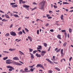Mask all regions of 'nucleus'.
<instances>
[{"label": "nucleus", "instance_id": "obj_1", "mask_svg": "<svg viewBox=\"0 0 73 73\" xmlns=\"http://www.w3.org/2000/svg\"><path fill=\"white\" fill-rule=\"evenodd\" d=\"M45 4V2L42 1L41 2L40 8L41 9H43L44 8V5Z\"/></svg>", "mask_w": 73, "mask_h": 73}, {"label": "nucleus", "instance_id": "obj_2", "mask_svg": "<svg viewBox=\"0 0 73 73\" xmlns=\"http://www.w3.org/2000/svg\"><path fill=\"white\" fill-rule=\"evenodd\" d=\"M6 64H12V62L11 61H12L10 59L7 60L6 61Z\"/></svg>", "mask_w": 73, "mask_h": 73}, {"label": "nucleus", "instance_id": "obj_3", "mask_svg": "<svg viewBox=\"0 0 73 73\" xmlns=\"http://www.w3.org/2000/svg\"><path fill=\"white\" fill-rule=\"evenodd\" d=\"M10 34L11 36H16V34L15 32L13 31H11L10 32Z\"/></svg>", "mask_w": 73, "mask_h": 73}, {"label": "nucleus", "instance_id": "obj_4", "mask_svg": "<svg viewBox=\"0 0 73 73\" xmlns=\"http://www.w3.org/2000/svg\"><path fill=\"white\" fill-rule=\"evenodd\" d=\"M45 53H46V51L44 50H42L41 52V56H44L45 55Z\"/></svg>", "mask_w": 73, "mask_h": 73}, {"label": "nucleus", "instance_id": "obj_5", "mask_svg": "<svg viewBox=\"0 0 73 73\" xmlns=\"http://www.w3.org/2000/svg\"><path fill=\"white\" fill-rule=\"evenodd\" d=\"M24 71L25 73L27 72H31L30 70H28V69L27 68H26L24 69Z\"/></svg>", "mask_w": 73, "mask_h": 73}, {"label": "nucleus", "instance_id": "obj_6", "mask_svg": "<svg viewBox=\"0 0 73 73\" xmlns=\"http://www.w3.org/2000/svg\"><path fill=\"white\" fill-rule=\"evenodd\" d=\"M61 48H59L58 50V48H56L55 49V51H56V52L57 53H58V52H60V50H61Z\"/></svg>", "mask_w": 73, "mask_h": 73}, {"label": "nucleus", "instance_id": "obj_7", "mask_svg": "<svg viewBox=\"0 0 73 73\" xmlns=\"http://www.w3.org/2000/svg\"><path fill=\"white\" fill-rule=\"evenodd\" d=\"M46 60L47 61H48L50 63V64H53V62H52L50 61L49 59L48 58H46Z\"/></svg>", "mask_w": 73, "mask_h": 73}, {"label": "nucleus", "instance_id": "obj_8", "mask_svg": "<svg viewBox=\"0 0 73 73\" xmlns=\"http://www.w3.org/2000/svg\"><path fill=\"white\" fill-rule=\"evenodd\" d=\"M29 54H30L31 56V58L34 59V58H35V57H34V55H33V54H32L31 53H29Z\"/></svg>", "mask_w": 73, "mask_h": 73}, {"label": "nucleus", "instance_id": "obj_9", "mask_svg": "<svg viewBox=\"0 0 73 73\" xmlns=\"http://www.w3.org/2000/svg\"><path fill=\"white\" fill-rule=\"evenodd\" d=\"M35 56L37 57H41V54H38V53H36L35 54Z\"/></svg>", "mask_w": 73, "mask_h": 73}, {"label": "nucleus", "instance_id": "obj_10", "mask_svg": "<svg viewBox=\"0 0 73 73\" xmlns=\"http://www.w3.org/2000/svg\"><path fill=\"white\" fill-rule=\"evenodd\" d=\"M13 59L14 60H19V58L17 57H14L13 58Z\"/></svg>", "mask_w": 73, "mask_h": 73}, {"label": "nucleus", "instance_id": "obj_11", "mask_svg": "<svg viewBox=\"0 0 73 73\" xmlns=\"http://www.w3.org/2000/svg\"><path fill=\"white\" fill-rule=\"evenodd\" d=\"M23 8H29L30 7L29 6L26 5H23Z\"/></svg>", "mask_w": 73, "mask_h": 73}, {"label": "nucleus", "instance_id": "obj_12", "mask_svg": "<svg viewBox=\"0 0 73 73\" xmlns=\"http://www.w3.org/2000/svg\"><path fill=\"white\" fill-rule=\"evenodd\" d=\"M5 15L7 19H10V17H9V16L6 14H5Z\"/></svg>", "mask_w": 73, "mask_h": 73}, {"label": "nucleus", "instance_id": "obj_13", "mask_svg": "<svg viewBox=\"0 0 73 73\" xmlns=\"http://www.w3.org/2000/svg\"><path fill=\"white\" fill-rule=\"evenodd\" d=\"M7 68H8L9 69H13V68L12 66H7Z\"/></svg>", "mask_w": 73, "mask_h": 73}, {"label": "nucleus", "instance_id": "obj_14", "mask_svg": "<svg viewBox=\"0 0 73 73\" xmlns=\"http://www.w3.org/2000/svg\"><path fill=\"white\" fill-rule=\"evenodd\" d=\"M57 37L58 38H59V39H60V40H61V35H58L57 36Z\"/></svg>", "mask_w": 73, "mask_h": 73}, {"label": "nucleus", "instance_id": "obj_15", "mask_svg": "<svg viewBox=\"0 0 73 73\" xmlns=\"http://www.w3.org/2000/svg\"><path fill=\"white\" fill-rule=\"evenodd\" d=\"M11 64H13V65H17V62L13 61L11 62Z\"/></svg>", "mask_w": 73, "mask_h": 73}, {"label": "nucleus", "instance_id": "obj_16", "mask_svg": "<svg viewBox=\"0 0 73 73\" xmlns=\"http://www.w3.org/2000/svg\"><path fill=\"white\" fill-rule=\"evenodd\" d=\"M38 47L37 48V49H41V47H42L40 45H38Z\"/></svg>", "mask_w": 73, "mask_h": 73}, {"label": "nucleus", "instance_id": "obj_17", "mask_svg": "<svg viewBox=\"0 0 73 73\" xmlns=\"http://www.w3.org/2000/svg\"><path fill=\"white\" fill-rule=\"evenodd\" d=\"M28 38H29V40H30V41L31 42L32 41V38L29 36H28Z\"/></svg>", "mask_w": 73, "mask_h": 73}, {"label": "nucleus", "instance_id": "obj_18", "mask_svg": "<svg viewBox=\"0 0 73 73\" xmlns=\"http://www.w3.org/2000/svg\"><path fill=\"white\" fill-rule=\"evenodd\" d=\"M52 61H56V59H55V56H53L52 57V59H51Z\"/></svg>", "mask_w": 73, "mask_h": 73}, {"label": "nucleus", "instance_id": "obj_19", "mask_svg": "<svg viewBox=\"0 0 73 73\" xmlns=\"http://www.w3.org/2000/svg\"><path fill=\"white\" fill-rule=\"evenodd\" d=\"M19 72H21L22 73H25V71L23 69H21L19 71Z\"/></svg>", "mask_w": 73, "mask_h": 73}, {"label": "nucleus", "instance_id": "obj_20", "mask_svg": "<svg viewBox=\"0 0 73 73\" xmlns=\"http://www.w3.org/2000/svg\"><path fill=\"white\" fill-rule=\"evenodd\" d=\"M18 7V5H15L12 6L13 8H15V7Z\"/></svg>", "mask_w": 73, "mask_h": 73}, {"label": "nucleus", "instance_id": "obj_21", "mask_svg": "<svg viewBox=\"0 0 73 73\" xmlns=\"http://www.w3.org/2000/svg\"><path fill=\"white\" fill-rule=\"evenodd\" d=\"M14 17H19V15L17 14L14 15Z\"/></svg>", "mask_w": 73, "mask_h": 73}, {"label": "nucleus", "instance_id": "obj_22", "mask_svg": "<svg viewBox=\"0 0 73 73\" xmlns=\"http://www.w3.org/2000/svg\"><path fill=\"white\" fill-rule=\"evenodd\" d=\"M23 33V32L21 31H20L19 32H18V34L19 35H22Z\"/></svg>", "mask_w": 73, "mask_h": 73}, {"label": "nucleus", "instance_id": "obj_23", "mask_svg": "<svg viewBox=\"0 0 73 73\" xmlns=\"http://www.w3.org/2000/svg\"><path fill=\"white\" fill-rule=\"evenodd\" d=\"M63 50H63V49H62L61 50L60 52H61V54H64V53H63Z\"/></svg>", "mask_w": 73, "mask_h": 73}, {"label": "nucleus", "instance_id": "obj_24", "mask_svg": "<svg viewBox=\"0 0 73 73\" xmlns=\"http://www.w3.org/2000/svg\"><path fill=\"white\" fill-rule=\"evenodd\" d=\"M19 53H20V54L21 55L22 54H23V55H24V53H23V52H21V51H19Z\"/></svg>", "mask_w": 73, "mask_h": 73}, {"label": "nucleus", "instance_id": "obj_25", "mask_svg": "<svg viewBox=\"0 0 73 73\" xmlns=\"http://www.w3.org/2000/svg\"><path fill=\"white\" fill-rule=\"evenodd\" d=\"M48 73H53V71H52V70H48Z\"/></svg>", "mask_w": 73, "mask_h": 73}, {"label": "nucleus", "instance_id": "obj_26", "mask_svg": "<svg viewBox=\"0 0 73 73\" xmlns=\"http://www.w3.org/2000/svg\"><path fill=\"white\" fill-rule=\"evenodd\" d=\"M63 4H69V3L66 2H63Z\"/></svg>", "mask_w": 73, "mask_h": 73}, {"label": "nucleus", "instance_id": "obj_27", "mask_svg": "<svg viewBox=\"0 0 73 73\" xmlns=\"http://www.w3.org/2000/svg\"><path fill=\"white\" fill-rule=\"evenodd\" d=\"M44 46H45V47H47V44L45 43H44L43 44Z\"/></svg>", "mask_w": 73, "mask_h": 73}, {"label": "nucleus", "instance_id": "obj_28", "mask_svg": "<svg viewBox=\"0 0 73 73\" xmlns=\"http://www.w3.org/2000/svg\"><path fill=\"white\" fill-rule=\"evenodd\" d=\"M15 49L14 48L13 49H12V48H10L9 49V50H10V51H11V52H12V51H13V50H15Z\"/></svg>", "mask_w": 73, "mask_h": 73}, {"label": "nucleus", "instance_id": "obj_29", "mask_svg": "<svg viewBox=\"0 0 73 73\" xmlns=\"http://www.w3.org/2000/svg\"><path fill=\"white\" fill-rule=\"evenodd\" d=\"M2 21H4V22H5V21H8V20H5V19H3L2 20Z\"/></svg>", "mask_w": 73, "mask_h": 73}, {"label": "nucleus", "instance_id": "obj_30", "mask_svg": "<svg viewBox=\"0 0 73 73\" xmlns=\"http://www.w3.org/2000/svg\"><path fill=\"white\" fill-rule=\"evenodd\" d=\"M40 68H42V69H44V66H43V65H42L41 64L40 66Z\"/></svg>", "mask_w": 73, "mask_h": 73}, {"label": "nucleus", "instance_id": "obj_31", "mask_svg": "<svg viewBox=\"0 0 73 73\" xmlns=\"http://www.w3.org/2000/svg\"><path fill=\"white\" fill-rule=\"evenodd\" d=\"M7 59H8V57L7 56L3 58V60H7Z\"/></svg>", "mask_w": 73, "mask_h": 73}, {"label": "nucleus", "instance_id": "obj_32", "mask_svg": "<svg viewBox=\"0 0 73 73\" xmlns=\"http://www.w3.org/2000/svg\"><path fill=\"white\" fill-rule=\"evenodd\" d=\"M41 64H38L37 65V66H36V67L37 68H38V67H40V66H41Z\"/></svg>", "mask_w": 73, "mask_h": 73}, {"label": "nucleus", "instance_id": "obj_33", "mask_svg": "<svg viewBox=\"0 0 73 73\" xmlns=\"http://www.w3.org/2000/svg\"><path fill=\"white\" fill-rule=\"evenodd\" d=\"M33 59L31 58V59L30 60V63H32L33 62L32 61H33Z\"/></svg>", "mask_w": 73, "mask_h": 73}, {"label": "nucleus", "instance_id": "obj_34", "mask_svg": "<svg viewBox=\"0 0 73 73\" xmlns=\"http://www.w3.org/2000/svg\"><path fill=\"white\" fill-rule=\"evenodd\" d=\"M29 50L30 52H32L33 51V49L31 48H29Z\"/></svg>", "mask_w": 73, "mask_h": 73}, {"label": "nucleus", "instance_id": "obj_35", "mask_svg": "<svg viewBox=\"0 0 73 73\" xmlns=\"http://www.w3.org/2000/svg\"><path fill=\"white\" fill-rule=\"evenodd\" d=\"M22 65L21 63H17V65Z\"/></svg>", "mask_w": 73, "mask_h": 73}, {"label": "nucleus", "instance_id": "obj_36", "mask_svg": "<svg viewBox=\"0 0 73 73\" xmlns=\"http://www.w3.org/2000/svg\"><path fill=\"white\" fill-rule=\"evenodd\" d=\"M66 44H67V42H65L63 44V46H66Z\"/></svg>", "mask_w": 73, "mask_h": 73}, {"label": "nucleus", "instance_id": "obj_37", "mask_svg": "<svg viewBox=\"0 0 73 73\" xmlns=\"http://www.w3.org/2000/svg\"><path fill=\"white\" fill-rule=\"evenodd\" d=\"M72 31V30L71 29H69V31L70 33H71Z\"/></svg>", "mask_w": 73, "mask_h": 73}, {"label": "nucleus", "instance_id": "obj_38", "mask_svg": "<svg viewBox=\"0 0 73 73\" xmlns=\"http://www.w3.org/2000/svg\"><path fill=\"white\" fill-rule=\"evenodd\" d=\"M63 17H64V16H63V15H61V16L60 17V18L61 20H63Z\"/></svg>", "mask_w": 73, "mask_h": 73}, {"label": "nucleus", "instance_id": "obj_39", "mask_svg": "<svg viewBox=\"0 0 73 73\" xmlns=\"http://www.w3.org/2000/svg\"><path fill=\"white\" fill-rule=\"evenodd\" d=\"M25 30L27 31V32H29V30H28L27 28H25Z\"/></svg>", "mask_w": 73, "mask_h": 73}, {"label": "nucleus", "instance_id": "obj_40", "mask_svg": "<svg viewBox=\"0 0 73 73\" xmlns=\"http://www.w3.org/2000/svg\"><path fill=\"white\" fill-rule=\"evenodd\" d=\"M39 73H44L43 72H42V70H39Z\"/></svg>", "mask_w": 73, "mask_h": 73}, {"label": "nucleus", "instance_id": "obj_41", "mask_svg": "<svg viewBox=\"0 0 73 73\" xmlns=\"http://www.w3.org/2000/svg\"><path fill=\"white\" fill-rule=\"evenodd\" d=\"M23 2V0H19V4H21V3Z\"/></svg>", "mask_w": 73, "mask_h": 73}, {"label": "nucleus", "instance_id": "obj_42", "mask_svg": "<svg viewBox=\"0 0 73 73\" xmlns=\"http://www.w3.org/2000/svg\"><path fill=\"white\" fill-rule=\"evenodd\" d=\"M3 52L4 53H9V52H7V51H3Z\"/></svg>", "mask_w": 73, "mask_h": 73}, {"label": "nucleus", "instance_id": "obj_43", "mask_svg": "<svg viewBox=\"0 0 73 73\" xmlns=\"http://www.w3.org/2000/svg\"><path fill=\"white\" fill-rule=\"evenodd\" d=\"M5 36H9V34L8 33H7L6 34Z\"/></svg>", "mask_w": 73, "mask_h": 73}, {"label": "nucleus", "instance_id": "obj_44", "mask_svg": "<svg viewBox=\"0 0 73 73\" xmlns=\"http://www.w3.org/2000/svg\"><path fill=\"white\" fill-rule=\"evenodd\" d=\"M64 35L65 36V37H66L67 36V33H66V32L64 33Z\"/></svg>", "mask_w": 73, "mask_h": 73}, {"label": "nucleus", "instance_id": "obj_45", "mask_svg": "<svg viewBox=\"0 0 73 73\" xmlns=\"http://www.w3.org/2000/svg\"><path fill=\"white\" fill-rule=\"evenodd\" d=\"M56 69V70H58V71H60V69H59V68L57 67L56 68H55Z\"/></svg>", "mask_w": 73, "mask_h": 73}, {"label": "nucleus", "instance_id": "obj_46", "mask_svg": "<svg viewBox=\"0 0 73 73\" xmlns=\"http://www.w3.org/2000/svg\"><path fill=\"white\" fill-rule=\"evenodd\" d=\"M35 66V64H34L32 66H30L29 67H30V68H33V66Z\"/></svg>", "mask_w": 73, "mask_h": 73}, {"label": "nucleus", "instance_id": "obj_47", "mask_svg": "<svg viewBox=\"0 0 73 73\" xmlns=\"http://www.w3.org/2000/svg\"><path fill=\"white\" fill-rule=\"evenodd\" d=\"M22 32L23 33H24V34H26V33H25V31H24V29L22 30Z\"/></svg>", "mask_w": 73, "mask_h": 73}, {"label": "nucleus", "instance_id": "obj_48", "mask_svg": "<svg viewBox=\"0 0 73 73\" xmlns=\"http://www.w3.org/2000/svg\"><path fill=\"white\" fill-rule=\"evenodd\" d=\"M37 52L36 50H35L33 51V54H35V53H36V52Z\"/></svg>", "mask_w": 73, "mask_h": 73}, {"label": "nucleus", "instance_id": "obj_49", "mask_svg": "<svg viewBox=\"0 0 73 73\" xmlns=\"http://www.w3.org/2000/svg\"><path fill=\"white\" fill-rule=\"evenodd\" d=\"M61 32H66V30H61Z\"/></svg>", "mask_w": 73, "mask_h": 73}, {"label": "nucleus", "instance_id": "obj_50", "mask_svg": "<svg viewBox=\"0 0 73 73\" xmlns=\"http://www.w3.org/2000/svg\"><path fill=\"white\" fill-rule=\"evenodd\" d=\"M33 4H34V5H37V4L36 2H33Z\"/></svg>", "mask_w": 73, "mask_h": 73}, {"label": "nucleus", "instance_id": "obj_51", "mask_svg": "<svg viewBox=\"0 0 73 73\" xmlns=\"http://www.w3.org/2000/svg\"><path fill=\"white\" fill-rule=\"evenodd\" d=\"M50 31L51 32H54V30L53 29H51L50 30Z\"/></svg>", "mask_w": 73, "mask_h": 73}, {"label": "nucleus", "instance_id": "obj_52", "mask_svg": "<svg viewBox=\"0 0 73 73\" xmlns=\"http://www.w3.org/2000/svg\"><path fill=\"white\" fill-rule=\"evenodd\" d=\"M37 35H39V30H38L36 32Z\"/></svg>", "mask_w": 73, "mask_h": 73}, {"label": "nucleus", "instance_id": "obj_53", "mask_svg": "<svg viewBox=\"0 0 73 73\" xmlns=\"http://www.w3.org/2000/svg\"><path fill=\"white\" fill-rule=\"evenodd\" d=\"M21 27H20L18 29V31H20V30L21 29Z\"/></svg>", "mask_w": 73, "mask_h": 73}, {"label": "nucleus", "instance_id": "obj_54", "mask_svg": "<svg viewBox=\"0 0 73 73\" xmlns=\"http://www.w3.org/2000/svg\"><path fill=\"white\" fill-rule=\"evenodd\" d=\"M37 9V7H35L33 8V9H32V11H33V10H35V9Z\"/></svg>", "mask_w": 73, "mask_h": 73}, {"label": "nucleus", "instance_id": "obj_55", "mask_svg": "<svg viewBox=\"0 0 73 73\" xmlns=\"http://www.w3.org/2000/svg\"><path fill=\"white\" fill-rule=\"evenodd\" d=\"M54 8H57V6H56V5H54Z\"/></svg>", "mask_w": 73, "mask_h": 73}, {"label": "nucleus", "instance_id": "obj_56", "mask_svg": "<svg viewBox=\"0 0 73 73\" xmlns=\"http://www.w3.org/2000/svg\"><path fill=\"white\" fill-rule=\"evenodd\" d=\"M49 25V24L48 23H47L46 24L45 26L46 27H47V26H48Z\"/></svg>", "mask_w": 73, "mask_h": 73}, {"label": "nucleus", "instance_id": "obj_57", "mask_svg": "<svg viewBox=\"0 0 73 73\" xmlns=\"http://www.w3.org/2000/svg\"><path fill=\"white\" fill-rule=\"evenodd\" d=\"M72 57H70L69 59L70 61H71V60H72Z\"/></svg>", "mask_w": 73, "mask_h": 73}, {"label": "nucleus", "instance_id": "obj_58", "mask_svg": "<svg viewBox=\"0 0 73 73\" xmlns=\"http://www.w3.org/2000/svg\"><path fill=\"white\" fill-rule=\"evenodd\" d=\"M12 69L13 68H11V69H9V71H10L11 72V71H12Z\"/></svg>", "mask_w": 73, "mask_h": 73}, {"label": "nucleus", "instance_id": "obj_59", "mask_svg": "<svg viewBox=\"0 0 73 73\" xmlns=\"http://www.w3.org/2000/svg\"><path fill=\"white\" fill-rule=\"evenodd\" d=\"M51 48V46L49 47V48L48 49V52L49 51H50V48Z\"/></svg>", "mask_w": 73, "mask_h": 73}, {"label": "nucleus", "instance_id": "obj_60", "mask_svg": "<svg viewBox=\"0 0 73 73\" xmlns=\"http://www.w3.org/2000/svg\"><path fill=\"white\" fill-rule=\"evenodd\" d=\"M30 70H31V72H33V68H31L30 69Z\"/></svg>", "mask_w": 73, "mask_h": 73}, {"label": "nucleus", "instance_id": "obj_61", "mask_svg": "<svg viewBox=\"0 0 73 73\" xmlns=\"http://www.w3.org/2000/svg\"><path fill=\"white\" fill-rule=\"evenodd\" d=\"M52 17H48V19H52Z\"/></svg>", "mask_w": 73, "mask_h": 73}, {"label": "nucleus", "instance_id": "obj_62", "mask_svg": "<svg viewBox=\"0 0 73 73\" xmlns=\"http://www.w3.org/2000/svg\"><path fill=\"white\" fill-rule=\"evenodd\" d=\"M54 63L55 64H58V62H54Z\"/></svg>", "mask_w": 73, "mask_h": 73}, {"label": "nucleus", "instance_id": "obj_63", "mask_svg": "<svg viewBox=\"0 0 73 73\" xmlns=\"http://www.w3.org/2000/svg\"><path fill=\"white\" fill-rule=\"evenodd\" d=\"M12 26H13V25H12V24H11V25L10 26V28H11L12 27Z\"/></svg>", "mask_w": 73, "mask_h": 73}, {"label": "nucleus", "instance_id": "obj_64", "mask_svg": "<svg viewBox=\"0 0 73 73\" xmlns=\"http://www.w3.org/2000/svg\"><path fill=\"white\" fill-rule=\"evenodd\" d=\"M73 12V10H70L69 11V12Z\"/></svg>", "mask_w": 73, "mask_h": 73}]
</instances>
